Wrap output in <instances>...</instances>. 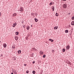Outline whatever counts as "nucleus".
<instances>
[{"instance_id": "obj_9", "label": "nucleus", "mask_w": 74, "mask_h": 74, "mask_svg": "<svg viewBox=\"0 0 74 74\" xmlns=\"http://www.w3.org/2000/svg\"><path fill=\"white\" fill-rule=\"evenodd\" d=\"M52 9H53V11H54V10H55V7L54 6H52Z\"/></svg>"}, {"instance_id": "obj_33", "label": "nucleus", "mask_w": 74, "mask_h": 74, "mask_svg": "<svg viewBox=\"0 0 74 74\" xmlns=\"http://www.w3.org/2000/svg\"><path fill=\"white\" fill-rule=\"evenodd\" d=\"M11 74H14V73H11Z\"/></svg>"}, {"instance_id": "obj_29", "label": "nucleus", "mask_w": 74, "mask_h": 74, "mask_svg": "<svg viewBox=\"0 0 74 74\" xmlns=\"http://www.w3.org/2000/svg\"><path fill=\"white\" fill-rule=\"evenodd\" d=\"M1 57H2V58L3 57V55H1Z\"/></svg>"}, {"instance_id": "obj_5", "label": "nucleus", "mask_w": 74, "mask_h": 74, "mask_svg": "<svg viewBox=\"0 0 74 74\" xmlns=\"http://www.w3.org/2000/svg\"><path fill=\"white\" fill-rule=\"evenodd\" d=\"M13 72L15 74H17V72H16V70H14V71H13Z\"/></svg>"}, {"instance_id": "obj_12", "label": "nucleus", "mask_w": 74, "mask_h": 74, "mask_svg": "<svg viewBox=\"0 0 74 74\" xmlns=\"http://www.w3.org/2000/svg\"><path fill=\"white\" fill-rule=\"evenodd\" d=\"M26 29H27V30H29V29H30V27H29V26H28L27 27Z\"/></svg>"}, {"instance_id": "obj_26", "label": "nucleus", "mask_w": 74, "mask_h": 74, "mask_svg": "<svg viewBox=\"0 0 74 74\" xmlns=\"http://www.w3.org/2000/svg\"><path fill=\"white\" fill-rule=\"evenodd\" d=\"M72 20H74V16L72 17Z\"/></svg>"}, {"instance_id": "obj_36", "label": "nucleus", "mask_w": 74, "mask_h": 74, "mask_svg": "<svg viewBox=\"0 0 74 74\" xmlns=\"http://www.w3.org/2000/svg\"><path fill=\"white\" fill-rule=\"evenodd\" d=\"M1 59H3V58H1Z\"/></svg>"}, {"instance_id": "obj_7", "label": "nucleus", "mask_w": 74, "mask_h": 74, "mask_svg": "<svg viewBox=\"0 0 74 74\" xmlns=\"http://www.w3.org/2000/svg\"><path fill=\"white\" fill-rule=\"evenodd\" d=\"M54 4V3H53V2H51L50 3L49 5H51L52 4Z\"/></svg>"}, {"instance_id": "obj_4", "label": "nucleus", "mask_w": 74, "mask_h": 74, "mask_svg": "<svg viewBox=\"0 0 74 74\" xmlns=\"http://www.w3.org/2000/svg\"><path fill=\"white\" fill-rule=\"evenodd\" d=\"M16 23H15L13 24V27H15V26H16Z\"/></svg>"}, {"instance_id": "obj_22", "label": "nucleus", "mask_w": 74, "mask_h": 74, "mask_svg": "<svg viewBox=\"0 0 74 74\" xmlns=\"http://www.w3.org/2000/svg\"><path fill=\"white\" fill-rule=\"evenodd\" d=\"M32 73L34 74H35L36 73V71H33L32 72Z\"/></svg>"}, {"instance_id": "obj_25", "label": "nucleus", "mask_w": 74, "mask_h": 74, "mask_svg": "<svg viewBox=\"0 0 74 74\" xmlns=\"http://www.w3.org/2000/svg\"><path fill=\"white\" fill-rule=\"evenodd\" d=\"M45 56H46L45 55H44L43 56V57L45 58Z\"/></svg>"}, {"instance_id": "obj_27", "label": "nucleus", "mask_w": 74, "mask_h": 74, "mask_svg": "<svg viewBox=\"0 0 74 74\" xmlns=\"http://www.w3.org/2000/svg\"><path fill=\"white\" fill-rule=\"evenodd\" d=\"M26 72V73H27V74H28V73H29V71H27Z\"/></svg>"}, {"instance_id": "obj_17", "label": "nucleus", "mask_w": 74, "mask_h": 74, "mask_svg": "<svg viewBox=\"0 0 74 74\" xmlns=\"http://www.w3.org/2000/svg\"><path fill=\"white\" fill-rule=\"evenodd\" d=\"M15 34L16 35H18L19 34V32H16L15 33Z\"/></svg>"}, {"instance_id": "obj_32", "label": "nucleus", "mask_w": 74, "mask_h": 74, "mask_svg": "<svg viewBox=\"0 0 74 74\" xmlns=\"http://www.w3.org/2000/svg\"><path fill=\"white\" fill-rule=\"evenodd\" d=\"M33 63H35V62L34 61V62H33Z\"/></svg>"}, {"instance_id": "obj_20", "label": "nucleus", "mask_w": 74, "mask_h": 74, "mask_svg": "<svg viewBox=\"0 0 74 74\" xmlns=\"http://www.w3.org/2000/svg\"><path fill=\"white\" fill-rule=\"evenodd\" d=\"M56 16H59V14L56 13Z\"/></svg>"}, {"instance_id": "obj_6", "label": "nucleus", "mask_w": 74, "mask_h": 74, "mask_svg": "<svg viewBox=\"0 0 74 74\" xmlns=\"http://www.w3.org/2000/svg\"><path fill=\"white\" fill-rule=\"evenodd\" d=\"M7 47V44H6L5 43L3 44V47L4 48H6V47Z\"/></svg>"}, {"instance_id": "obj_14", "label": "nucleus", "mask_w": 74, "mask_h": 74, "mask_svg": "<svg viewBox=\"0 0 74 74\" xmlns=\"http://www.w3.org/2000/svg\"><path fill=\"white\" fill-rule=\"evenodd\" d=\"M65 32L66 33H69V31L68 30H65Z\"/></svg>"}, {"instance_id": "obj_10", "label": "nucleus", "mask_w": 74, "mask_h": 74, "mask_svg": "<svg viewBox=\"0 0 74 74\" xmlns=\"http://www.w3.org/2000/svg\"><path fill=\"white\" fill-rule=\"evenodd\" d=\"M40 55H43V52L42 51H40Z\"/></svg>"}, {"instance_id": "obj_8", "label": "nucleus", "mask_w": 74, "mask_h": 74, "mask_svg": "<svg viewBox=\"0 0 74 74\" xmlns=\"http://www.w3.org/2000/svg\"><path fill=\"white\" fill-rule=\"evenodd\" d=\"M58 27L56 26L54 28V29L55 30H56V29H58Z\"/></svg>"}, {"instance_id": "obj_18", "label": "nucleus", "mask_w": 74, "mask_h": 74, "mask_svg": "<svg viewBox=\"0 0 74 74\" xmlns=\"http://www.w3.org/2000/svg\"><path fill=\"white\" fill-rule=\"evenodd\" d=\"M66 51V50L64 49H63L62 50V51L63 52H65V51Z\"/></svg>"}, {"instance_id": "obj_16", "label": "nucleus", "mask_w": 74, "mask_h": 74, "mask_svg": "<svg viewBox=\"0 0 74 74\" xmlns=\"http://www.w3.org/2000/svg\"><path fill=\"white\" fill-rule=\"evenodd\" d=\"M71 25H74V21H72L71 23Z\"/></svg>"}, {"instance_id": "obj_37", "label": "nucleus", "mask_w": 74, "mask_h": 74, "mask_svg": "<svg viewBox=\"0 0 74 74\" xmlns=\"http://www.w3.org/2000/svg\"><path fill=\"white\" fill-rule=\"evenodd\" d=\"M1 42V41H0V42Z\"/></svg>"}, {"instance_id": "obj_2", "label": "nucleus", "mask_w": 74, "mask_h": 74, "mask_svg": "<svg viewBox=\"0 0 74 74\" xmlns=\"http://www.w3.org/2000/svg\"><path fill=\"white\" fill-rule=\"evenodd\" d=\"M23 10H24L23 8L22 7L20 8L19 9L20 11H21V12H22V11H23Z\"/></svg>"}, {"instance_id": "obj_13", "label": "nucleus", "mask_w": 74, "mask_h": 74, "mask_svg": "<svg viewBox=\"0 0 74 74\" xmlns=\"http://www.w3.org/2000/svg\"><path fill=\"white\" fill-rule=\"evenodd\" d=\"M49 41H51L52 42H53V40L51 39H49Z\"/></svg>"}, {"instance_id": "obj_35", "label": "nucleus", "mask_w": 74, "mask_h": 74, "mask_svg": "<svg viewBox=\"0 0 74 74\" xmlns=\"http://www.w3.org/2000/svg\"><path fill=\"white\" fill-rule=\"evenodd\" d=\"M31 27H32V25H31Z\"/></svg>"}, {"instance_id": "obj_34", "label": "nucleus", "mask_w": 74, "mask_h": 74, "mask_svg": "<svg viewBox=\"0 0 74 74\" xmlns=\"http://www.w3.org/2000/svg\"><path fill=\"white\" fill-rule=\"evenodd\" d=\"M27 37H26V40H27Z\"/></svg>"}, {"instance_id": "obj_21", "label": "nucleus", "mask_w": 74, "mask_h": 74, "mask_svg": "<svg viewBox=\"0 0 74 74\" xmlns=\"http://www.w3.org/2000/svg\"><path fill=\"white\" fill-rule=\"evenodd\" d=\"M34 20L35 22H37V21H38V20L36 18H35Z\"/></svg>"}, {"instance_id": "obj_1", "label": "nucleus", "mask_w": 74, "mask_h": 74, "mask_svg": "<svg viewBox=\"0 0 74 74\" xmlns=\"http://www.w3.org/2000/svg\"><path fill=\"white\" fill-rule=\"evenodd\" d=\"M62 7L64 8H66L67 7V4L65 3L64 4H63Z\"/></svg>"}, {"instance_id": "obj_23", "label": "nucleus", "mask_w": 74, "mask_h": 74, "mask_svg": "<svg viewBox=\"0 0 74 74\" xmlns=\"http://www.w3.org/2000/svg\"><path fill=\"white\" fill-rule=\"evenodd\" d=\"M15 45H13L12 46V47L13 48V49H14V48H15Z\"/></svg>"}, {"instance_id": "obj_31", "label": "nucleus", "mask_w": 74, "mask_h": 74, "mask_svg": "<svg viewBox=\"0 0 74 74\" xmlns=\"http://www.w3.org/2000/svg\"><path fill=\"white\" fill-rule=\"evenodd\" d=\"M1 12H0V16H1Z\"/></svg>"}, {"instance_id": "obj_28", "label": "nucleus", "mask_w": 74, "mask_h": 74, "mask_svg": "<svg viewBox=\"0 0 74 74\" xmlns=\"http://www.w3.org/2000/svg\"><path fill=\"white\" fill-rule=\"evenodd\" d=\"M67 0H61V1H66Z\"/></svg>"}, {"instance_id": "obj_19", "label": "nucleus", "mask_w": 74, "mask_h": 74, "mask_svg": "<svg viewBox=\"0 0 74 74\" xmlns=\"http://www.w3.org/2000/svg\"><path fill=\"white\" fill-rule=\"evenodd\" d=\"M18 54H20L21 53V50H19L18 51Z\"/></svg>"}, {"instance_id": "obj_30", "label": "nucleus", "mask_w": 74, "mask_h": 74, "mask_svg": "<svg viewBox=\"0 0 74 74\" xmlns=\"http://www.w3.org/2000/svg\"><path fill=\"white\" fill-rule=\"evenodd\" d=\"M24 65L25 66H26V64H24Z\"/></svg>"}, {"instance_id": "obj_15", "label": "nucleus", "mask_w": 74, "mask_h": 74, "mask_svg": "<svg viewBox=\"0 0 74 74\" xmlns=\"http://www.w3.org/2000/svg\"><path fill=\"white\" fill-rule=\"evenodd\" d=\"M16 15V13H14L13 15V16H15Z\"/></svg>"}, {"instance_id": "obj_24", "label": "nucleus", "mask_w": 74, "mask_h": 74, "mask_svg": "<svg viewBox=\"0 0 74 74\" xmlns=\"http://www.w3.org/2000/svg\"><path fill=\"white\" fill-rule=\"evenodd\" d=\"M55 51V50H52V52L53 53H54V52Z\"/></svg>"}, {"instance_id": "obj_3", "label": "nucleus", "mask_w": 74, "mask_h": 74, "mask_svg": "<svg viewBox=\"0 0 74 74\" xmlns=\"http://www.w3.org/2000/svg\"><path fill=\"white\" fill-rule=\"evenodd\" d=\"M14 38H15V40H16V41H17L19 38L18 37L16 36H15Z\"/></svg>"}, {"instance_id": "obj_11", "label": "nucleus", "mask_w": 74, "mask_h": 74, "mask_svg": "<svg viewBox=\"0 0 74 74\" xmlns=\"http://www.w3.org/2000/svg\"><path fill=\"white\" fill-rule=\"evenodd\" d=\"M66 49H70V46L69 45H68L66 47Z\"/></svg>"}]
</instances>
